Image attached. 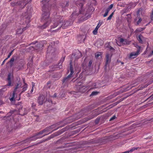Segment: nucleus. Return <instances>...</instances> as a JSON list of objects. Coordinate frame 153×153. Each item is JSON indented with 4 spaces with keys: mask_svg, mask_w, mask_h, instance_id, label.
Listing matches in <instances>:
<instances>
[{
    "mask_svg": "<svg viewBox=\"0 0 153 153\" xmlns=\"http://www.w3.org/2000/svg\"><path fill=\"white\" fill-rule=\"evenodd\" d=\"M34 46H32L30 48H32L33 49L34 48Z\"/></svg>",
    "mask_w": 153,
    "mask_h": 153,
    "instance_id": "864d4df0",
    "label": "nucleus"
},
{
    "mask_svg": "<svg viewBox=\"0 0 153 153\" xmlns=\"http://www.w3.org/2000/svg\"><path fill=\"white\" fill-rule=\"evenodd\" d=\"M97 30H98L95 29V30L93 31V33L94 35L96 34L97 33Z\"/></svg>",
    "mask_w": 153,
    "mask_h": 153,
    "instance_id": "2f4dec72",
    "label": "nucleus"
},
{
    "mask_svg": "<svg viewBox=\"0 0 153 153\" xmlns=\"http://www.w3.org/2000/svg\"><path fill=\"white\" fill-rule=\"evenodd\" d=\"M144 28H137V29L135 31L137 32H140L142 31L143 30H144Z\"/></svg>",
    "mask_w": 153,
    "mask_h": 153,
    "instance_id": "4be33fe9",
    "label": "nucleus"
},
{
    "mask_svg": "<svg viewBox=\"0 0 153 153\" xmlns=\"http://www.w3.org/2000/svg\"><path fill=\"white\" fill-rule=\"evenodd\" d=\"M13 51H11L9 54L7 56V57H8V58H9L10 56H11V55H12V52H13Z\"/></svg>",
    "mask_w": 153,
    "mask_h": 153,
    "instance_id": "4c0bfd02",
    "label": "nucleus"
},
{
    "mask_svg": "<svg viewBox=\"0 0 153 153\" xmlns=\"http://www.w3.org/2000/svg\"><path fill=\"white\" fill-rule=\"evenodd\" d=\"M5 61H4L3 62H2V65H3L5 63Z\"/></svg>",
    "mask_w": 153,
    "mask_h": 153,
    "instance_id": "3c124183",
    "label": "nucleus"
},
{
    "mask_svg": "<svg viewBox=\"0 0 153 153\" xmlns=\"http://www.w3.org/2000/svg\"><path fill=\"white\" fill-rule=\"evenodd\" d=\"M139 147H133L129 151L130 152H132L135 150H137L139 149Z\"/></svg>",
    "mask_w": 153,
    "mask_h": 153,
    "instance_id": "b1692460",
    "label": "nucleus"
},
{
    "mask_svg": "<svg viewBox=\"0 0 153 153\" xmlns=\"http://www.w3.org/2000/svg\"><path fill=\"white\" fill-rule=\"evenodd\" d=\"M79 83L76 85L77 88L79 89L78 90L80 91H82V88L83 87L82 86H81V84H79Z\"/></svg>",
    "mask_w": 153,
    "mask_h": 153,
    "instance_id": "a211bd4d",
    "label": "nucleus"
},
{
    "mask_svg": "<svg viewBox=\"0 0 153 153\" xmlns=\"http://www.w3.org/2000/svg\"><path fill=\"white\" fill-rule=\"evenodd\" d=\"M120 42L123 45H127L129 44V42L126 39L121 38L120 40Z\"/></svg>",
    "mask_w": 153,
    "mask_h": 153,
    "instance_id": "f8f14e48",
    "label": "nucleus"
},
{
    "mask_svg": "<svg viewBox=\"0 0 153 153\" xmlns=\"http://www.w3.org/2000/svg\"><path fill=\"white\" fill-rule=\"evenodd\" d=\"M139 12H140L139 10H138L137 11V15H138L139 14Z\"/></svg>",
    "mask_w": 153,
    "mask_h": 153,
    "instance_id": "37998d69",
    "label": "nucleus"
},
{
    "mask_svg": "<svg viewBox=\"0 0 153 153\" xmlns=\"http://www.w3.org/2000/svg\"><path fill=\"white\" fill-rule=\"evenodd\" d=\"M56 6V4L54 3L52 6L53 7H54Z\"/></svg>",
    "mask_w": 153,
    "mask_h": 153,
    "instance_id": "49530a36",
    "label": "nucleus"
},
{
    "mask_svg": "<svg viewBox=\"0 0 153 153\" xmlns=\"http://www.w3.org/2000/svg\"><path fill=\"white\" fill-rule=\"evenodd\" d=\"M81 0L83 1H85V0Z\"/></svg>",
    "mask_w": 153,
    "mask_h": 153,
    "instance_id": "5fc2aeb1",
    "label": "nucleus"
},
{
    "mask_svg": "<svg viewBox=\"0 0 153 153\" xmlns=\"http://www.w3.org/2000/svg\"><path fill=\"white\" fill-rule=\"evenodd\" d=\"M113 14H114V12L112 13H111V15L109 16V17L107 18V20H110L111 19V18H112V16H113Z\"/></svg>",
    "mask_w": 153,
    "mask_h": 153,
    "instance_id": "393cba45",
    "label": "nucleus"
},
{
    "mask_svg": "<svg viewBox=\"0 0 153 153\" xmlns=\"http://www.w3.org/2000/svg\"><path fill=\"white\" fill-rule=\"evenodd\" d=\"M101 53H100L98 52L95 53V56L96 58H98L99 56H100Z\"/></svg>",
    "mask_w": 153,
    "mask_h": 153,
    "instance_id": "bb28decb",
    "label": "nucleus"
},
{
    "mask_svg": "<svg viewBox=\"0 0 153 153\" xmlns=\"http://www.w3.org/2000/svg\"><path fill=\"white\" fill-rule=\"evenodd\" d=\"M142 19L141 18H140L139 20L137 21V25H138L142 21Z\"/></svg>",
    "mask_w": 153,
    "mask_h": 153,
    "instance_id": "7c9ffc66",
    "label": "nucleus"
},
{
    "mask_svg": "<svg viewBox=\"0 0 153 153\" xmlns=\"http://www.w3.org/2000/svg\"><path fill=\"white\" fill-rule=\"evenodd\" d=\"M47 84H48L47 85H48V88H50V83H48Z\"/></svg>",
    "mask_w": 153,
    "mask_h": 153,
    "instance_id": "79ce46f5",
    "label": "nucleus"
},
{
    "mask_svg": "<svg viewBox=\"0 0 153 153\" xmlns=\"http://www.w3.org/2000/svg\"><path fill=\"white\" fill-rule=\"evenodd\" d=\"M112 54H111L107 53L106 55V62L105 66H107L108 64L111 62V57Z\"/></svg>",
    "mask_w": 153,
    "mask_h": 153,
    "instance_id": "6e6552de",
    "label": "nucleus"
},
{
    "mask_svg": "<svg viewBox=\"0 0 153 153\" xmlns=\"http://www.w3.org/2000/svg\"><path fill=\"white\" fill-rule=\"evenodd\" d=\"M60 25L59 26V28L61 27L63 29L66 28L68 26L72 25V23L69 21H66L65 20H62L59 22Z\"/></svg>",
    "mask_w": 153,
    "mask_h": 153,
    "instance_id": "f03ea898",
    "label": "nucleus"
},
{
    "mask_svg": "<svg viewBox=\"0 0 153 153\" xmlns=\"http://www.w3.org/2000/svg\"><path fill=\"white\" fill-rule=\"evenodd\" d=\"M15 60L14 57H12L10 60L8 62V63L10 64V67H12L13 65V63Z\"/></svg>",
    "mask_w": 153,
    "mask_h": 153,
    "instance_id": "4468645a",
    "label": "nucleus"
},
{
    "mask_svg": "<svg viewBox=\"0 0 153 153\" xmlns=\"http://www.w3.org/2000/svg\"><path fill=\"white\" fill-rule=\"evenodd\" d=\"M36 47H35V49H39L42 48L43 46V43L42 42H40L39 43H38L36 45Z\"/></svg>",
    "mask_w": 153,
    "mask_h": 153,
    "instance_id": "ddd939ff",
    "label": "nucleus"
},
{
    "mask_svg": "<svg viewBox=\"0 0 153 153\" xmlns=\"http://www.w3.org/2000/svg\"><path fill=\"white\" fill-rule=\"evenodd\" d=\"M57 66H58L57 68H59V69L61 68L62 67V63L60 62L59 63Z\"/></svg>",
    "mask_w": 153,
    "mask_h": 153,
    "instance_id": "c756f323",
    "label": "nucleus"
},
{
    "mask_svg": "<svg viewBox=\"0 0 153 153\" xmlns=\"http://www.w3.org/2000/svg\"><path fill=\"white\" fill-rule=\"evenodd\" d=\"M41 20L44 22V24L40 27L42 29H44L49 25L51 22V20L49 13L44 12L42 14Z\"/></svg>",
    "mask_w": 153,
    "mask_h": 153,
    "instance_id": "f257e3e1",
    "label": "nucleus"
},
{
    "mask_svg": "<svg viewBox=\"0 0 153 153\" xmlns=\"http://www.w3.org/2000/svg\"><path fill=\"white\" fill-rule=\"evenodd\" d=\"M56 94H54L53 95V97H56Z\"/></svg>",
    "mask_w": 153,
    "mask_h": 153,
    "instance_id": "a18cd8bd",
    "label": "nucleus"
},
{
    "mask_svg": "<svg viewBox=\"0 0 153 153\" xmlns=\"http://www.w3.org/2000/svg\"><path fill=\"white\" fill-rule=\"evenodd\" d=\"M107 45H105V47L106 48H108V50H110L111 51H114V49L112 47H111L110 46H108Z\"/></svg>",
    "mask_w": 153,
    "mask_h": 153,
    "instance_id": "6ab92c4d",
    "label": "nucleus"
},
{
    "mask_svg": "<svg viewBox=\"0 0 153 153\" xmlns=\"http://www.w3.org/2000/svg\"><path fill=\"white\" fill-rule=\"evenodd\" d=\"M79 54H80V56H81V53H79Z\"/></svg>",
    "mask_w": 153,
    "mask_h": 153,
    "instance_id": "6e6d98bb",
    "label": "nucleus"
},
{
    "mask_svg": "<svg viewBox=\"0 0 153 153\" xmlns=\"http://www.w3.org/2000/svg\"><path fill=\"white\" fill-rule=\"evenodd\" d=\"M16 94L14 93H13L12 97L10 99V101H12L14 100V98Z\"/></svg>",
    "mask_w": 153,
    "mask_h": 153,
    "instance_id": "aec40b11",
    "label": "nucleus"
},
{
    "mask_svg": "<svg viewBox=\"0 0 153 153\" xmlns=\"http://www.w3.org/2000/svg\"><path fill=\"white\" fill-rule=\"evenodd\" d=\"M149 98H151V99L152 100H153V94L152 96H151Z\"/></svg>",
    "mask_w": 153,
    "mask_h": 153,
    "instance_id": "a19ab883",
    "label": "nucleus"
},
{
    "mask_svg": "<svg viewBox=\"0 0 153 153\" xmlns=\"http://www.w3.org/2000/svg\"><path fill=\"white\" fill-rule=\"evenodd\" d=\"M113 4H111L109 6V7L106 9L108 10L109 11H110V10L113 7Z\"/></svg>",
    "mask_w": 153,
    "mask_h": 153,
    "instance_id": "a878e982",
    "label": "nucleus"
},
{
    "mask_svg": "<svg viewBox=\"0 0 153 153\" xmlns=\"http://www.w3.org/2000/svg\"><path fill=\"white\" fill-rule=\"evenodd\" d=\"M97 93H98V92H97V91H93L91 93V94L90 95L91 96V95H96L97 94Z\"/></svg>",
    "mask_w": 153,
    "mask_h": 153,
    "instance_id": "c85d7f7f",
    "label": "nucleus"
},
{
    "mask_svg": "<svg viewBox=\"0 0 153 153\" xmlns=\"http://www.w3.org/2000/svg\"><path fill=\"white\" fill-rule=\"evenodd\" d=\"M10 113H11V112H10L9 113V114H10Z\"/></svg>",
    "mask_w": 153,
    "mask_h": 153,
    "instance_id": "4d7b16f0",
    "label": "nucleus"
},
{
    "mask_svg": "<svg viewBox=\"0 0 153 153\" xmlns=\"http://www.w3.org/2000/svg\"><path fill=\"white\" fill-rule=\"evenodd\" d=\"M76 4H78L81 7H82L83 6V4L82 3H80L79 4V3L78 1H77L76 3Z\"/></svg>",
    "mask_w": 153,
    "mask_h": 153,
    "instance_id": "473e14b6",
    "label": "nucleus"
},
{
    "mask_svg": "<svg viewBox=\"0 0 153 153\" xmlns=\"http://www.w3.org/2000/svg\"><path fill=\"white\" fill-rule=\"evenodd\" d=\"M22 87V91L21 93L20 94V95L22 94L23 92L24 91L26 90L27 88V85L25 83H24V85Z\"/></svg>",
    "mask_w": 153,
    "mask_h": 153,
    "instance_id": "2eb2a0df",
    "label": "nucleus"
},
{
    "mask_svg": "<svg viewBox=\"0 0 153 153\" xmlns=\"http://www.w3.org/2000/svg\"><path fill=\"white\" fill-rule=\"evenodd\" d=\"M35 106V105L33 103L32 104V107H34V106Z\"/></svg>",
    "mask_w": 153,
    "mask_h": 153,
    "instance_id": "09e8293b",
    "label": "nucleus"
},
{
    "mask_svg": "<svg viewBox=\"0 0 153 153\" xmlns=\"http://www.w3.org/2000/svg\"><path fill=\"white\" fill-rule=\"evenodd\" d=\"M116 117L115 116H113V117H111L110 120V121L112 120L115 119L116 118Z\"/></svg>",
    "mask_w": 153,
    "mask_h": 153,
    "instance_id": "58836bf2",
    "label": "nucleus"
},
{
    "mask_svg": "<svg viewBox=\"0 0 153 153\" xmlns=\"http://www.w3.org/2000/svg\"><path fill=\"white\" fill-rule=\"evenodd\" d=\"M140 50H138L136 52H133L130 54L129 58H134L136 57L139 53Z\"/></svg>",
    "mask_w": 153,
    "mask_h": 153,
    "instance_id": "9b49d317",
    "label": "nucleus"
},
{
    "mask_svg": "<svg viewBox=\"0 0 153 153\" xmlns=\"http://www.w3.org/2000/svg\"><path fill=\"white\" fill-rule=\"evenodd\" d=\"M8 58L7 57V58H6L4 61H5L7 60Z\"/></svg>",
    "mask_w": 153,
    "mask_h": 153,
    "instance_id": "603ef678",
    "label": "nucleus"
},
{
    "mask_svg": "<svg viewBox=\"0 0 153 153\" xmlns=\"http://www.w3.org/2000/svg\"><path fill=\"white\" fill-rule=\"evenodd\" d=\"M45 131V130H44L42 131H41L36 135L33 136L32 137H30L28 139L30 140H36L37 139L40 138L42 137L43 136L45 135H44L43 136L40 135L42 134Z\"/></svg>",
    "mask_w": 153,
    "mask_h": 153,
    "instance_id": "20e7f679",
    "label": "nucleus"
},
{
    "mask_svg": "<svg viewBox=\"0 0 153 153\" xmlns=\"http://www.w3.org/2000/svg\"><path fill=\"white\" fill-rule=\"evenodd\" d=\"M12 75L11 74H9L8 77H7V80H8V84L6 85H5L4 86L5 88H3L2 89L0 90V93L1 92H2V91H5L7 90V89H5V88L6 87L8 86H10L11 85V77Z\"/></svg>",
    "mask_w": 153,
    "mask_h": 153,
    "instance_id": "39448f33",
    "label": "nucleus"
},
{
    "mask_svg": "<svg viewBox=\"0 0 153 153\" xmlns=\"http://www.w3.org/2000/svg\"><path fill=\"white\" fill-rule=\"evenodd\" d=\"M54 51V49L51 46H50L48 47V52L52 53Z\"/></svg>",
    "mask_w": 153,
    "mask_h": 153,
    "instance_id": "dca6fc26",
    "label": "nucleus"
},
{
    "mask_svg": "<svg viewBox=\"0 0 153 153\" xmlns=\"http://www.w3.org/2000/svg\"><path fill=\"white\" fill-rule=\"evenodd\" d=\"M122 64H123V62H122Z\"/></svg>",
    "mask_w": 153,
    "mask_h": 153,
    "instance_id": "bf43d9fd",
    "label": "nucleus"
},
{
    "mask_svg": "<svg viewBox=\"0 0 153 153\" xmlns=\"http://www.w3.org/2000/svg\"><path fill=\"white\" fill-rule=\"evenodd\" d=\"M24 30H25V29L23 30V29L21 28L18 29L16 31V34H21Z\"/></svg>",
    "mask_w": 153,
    "mask_h": 153,
    "instance_id": "f3484780",
    "label": "nucleus"
},
{
    "mask_svg": "<svg viewBox=\"0 0 153 153\" xmlns=\"http://www.w3.org/2000/svg\"><path fill=\"white\" fill-rule=\"evenodd\" d=\"M45 97L43 95H41L39 97L38 101L39 104L42 105L45 102Z\"/></svg>",
    "mask_w": 153,
    "mask_h": 153,
    "instance_id": "423d86ee",
    "label": "nucleus"
},
{
    "mask_svg": "<svg viewBox=\"0 0 153 153\" xmlns=\"http://www.w3.org/2000/svg\"><path fill=\"white\" fill-rule=\"evenodd\" d=\"M70 69L71 71L70 74L67 77H66L63 79L62 81L63 83L65 82H67L69 78L71 77V75L74 73L73 69L71 66H70Z\"/></svg>",
    "mask_w": 153,
    "mask_h": 153,
    "instance_id": "1a4fd4ad",
    "label": "nucleus"
},
{
    "mask_svg": "<svg viewBox=\"0 0 153 153\" xmlns=\"http://www.w3.org/2000/svg\"><path fill=\"white\" fill-rule=\"evenodd\" d=\"M138 39L140 42H142V41L141 39V36L139 35L138 36Z\"/></svg>",
    "mask_w": 153,
    "mask_h": 153,
    "instance_id": "cd10ccee",
    "label": "nucleus"
},
{
    "mask_svg": "<svg viewBox=\"0 0 153 153\" xmlns=\"http://www.w3.org/2000/svg\"><path fill=\"white\" fill-rule=\"evenodd\" d=\"M4 104V102L1 100H0V106Z\"/></svg>",
    "mask_w": 153,
    "mask_h": 153,
    "instance_id": "72a5a7b5",
    "label": "nucleus"
},
{
    "mask_svg": "<svg viewBox=\"0 0 153 153\" xmlns=\"http://www.w3.org/2000/svg\"><path fill=\"white\" fill-rule=\"evenodd\" d=\"M64 59H65V58L63 57L62 59H61V61H62V62H63L64 61Z\"/></svg>",
    "mask_w": 153,
    "mask_h": 153,
    "instance_id": "c03bdc74",
    "label": "nucleus"
},
{
    "mask_svg": "<svg viewBox=\"0 0 153 153\" xmlns=\"http://www.w3.org/2000/svg\"><path fill=\"white\" fill-rule=\"evenodd\" d=\"M33 86H34V85H33V87H32V89H31V90L30 91V92L31 93H32L33 92Z\"/></svg>",
    "mask_w": 153,
    "mask_h": 153,
    "instance_id": "ea45409f",
    "label": "nucleus"
},
{
    "mask_svg": "<svg viewBox=\"0 0 153 153\" xmlns=\"http://www.w3.org/2000/svg\"><path fill=\"white\" fill-rule=\"evenodd\" d=\"M68 2H67L66 4L65 5V6L67 7V6H68Z\"/></svg>",
    "mask_w": 153,
    "mask_h": 153,
    "instance_id": "de8ad7c7",
    "label": "nucleus"
},
{
    "mask_svg": "<svg viewBox=\"0 0 153 153\" xmlns=\"http://www.w3.org/2000/svg\"><path fill=\"white\" fill-rule=\"evenodd\" d=\"M151 18L152 20H153V10L151 15Z\"/></svg>",
    "mask_w": 153,
    "mask_h": 153,
    "instance_id": "e433bc0d",
    "label": "nucleus"
},
{
    "mask_svg": "<svg viewBox=\"0 0 153 153\" xmlns=\"http://www.w3.org/2000/svg\"><path fill=\"white\" fill-rule=\"evenodd\" d=\"M140 46L139 47V48H140Z\"/></svg>",
    "mask_w": 153,
    "mask_h": 153,
    "instance_id": "13d9d810",
    "label": "nucleus"
},
{
    "mask_svg": "<svg viewBox=\"0 0 153 153\" xmlns=\"http://www.w3.org/2000/svg\"><path fill=\"white\" fill-rule=\"evenodd\" d=\"M153 55V50L152 51L151 53V54L150 56H151Z\"/></svg>",
    "mask_w": 153,
    "mask_h": 153,
    "instance_id": "8fccbe9b",
    "label": "nucleus"
},
{
    "mask_svg": "<svg viewBox=\"0 0 153 153\" xmlns=\"http://www.w3.org/2000/svg\"><path fill=\"white\" fill-rule=\"evenodd\" d=\"M17 108L19 109L20 112H21L23 113V114H25L27 113L28 111V110H27L25 108L22 109L23 106L22 105L20 106H18Z\"/></svg>",
    "mask_w": 153,
    "mask_h": 153,
    "instance_id": "9d476101",
    "label": "nucleus"
},
{
    "mask_svg": "<svg viewBox=\"0 0 153 153\" xmlns=\"http://www.w3.org/2000/svg\"><path fill=\"white\" fill-rule=\"evenodd\" d=\"M92 60H90L89 62V64H88V66L89 67H91V64H92Z\"/></svg>",
    "mask_w": 153,
    "mask_h": 153,
    "instance_id": "c9c22d12",
    "label": "nucleus"
},
{
    "mask_svg": "<svg viewBox=\"0 0 153 153\" xmlns=\"http://www.w3.org/2000/svg\"><path fill=\"white\" fill-rule=\"evenodd\" d=\"M100 25H101V24H100L99 23L95 29L98 30V28H99V27L100 26Z\"/></svg>",
    "mask_w": 153,
    "mask_h": 153,
    "instance_id": "f704fd0d",
    "label": "nucleus"
},
{
    "mask_svg": "<svg viewBox=\"0 0 153 153\" xmlns=\"http://www.w3.org/2000/svg\"><path fill=\"white\" fill-rule=\"evenodd\" d=\"M109 11L107 9H106L105 10V14L103 15V16L104 17H105L107 16L108 13Z\"/></svg>",
    "mask_w": 153,
    "mask_h": 153,
    "instance_id": "5701e85b",
    "label": "nucleus"
},
{
    "mask_svg": "<svg viewBox=\"0 0 153 153\" xmlns=\"http://www.w3.org/2000/svg\"><path fill=\"white\" fill-rule=\"evenodd\" d=\"M21 86V83L19 82L17 83L13 93L17 94L20 91Z\"/></svg>",
    "mask_w": 153,
    "mask_h": 153,
    "instance_id": "0eeeda50",
    "label": "nucleus"
},
{
    "mask_svg": "<svg viewBox=\"0 0 153 153\" xmlns=\"http://www.w3.org/2000/svg\"><path fill=\"white\" fill-rule=\"evenodd\" d=\"M53 24L51 26L50 31L52 32H57L60 28H59L60 24H59L57 21H55L53 22Z\"/></svg>",
    "mask_w": 153,
    "mask_h": 153,
    "instance_id": "7ed1b4c3",
    "label": "nucleus"
},
{
    "mask_svg": "<svg viewBox=\"0 0 153 153\" xmlns=\"http://www.w3.org/2000/svg\"><path fill=\"white\" fill-rule=\"evenodd\" d=\"M136 5V4L135 3H132L131 6H129L127 8L128 9H130L131 8H133Z\"/></svg>",
    "mask_w": 153,
    "mask_h": 153,
    "instance_id": "412c9836",
    "label": "nucleus"
}]
</instances>
